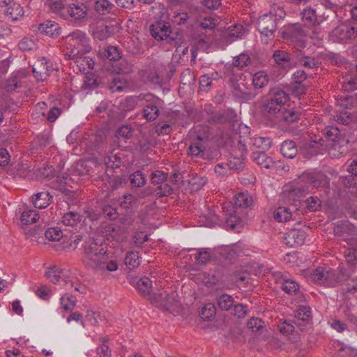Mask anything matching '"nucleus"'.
<instances>
[{"mask_svg":"<svg viewBox=\"0 0 357 357\" xmlns=\"http://www.w3.org/2000/svg\"><path fill=\"white\" fill-rule=\"evenodd\" d=\"M84 263L91 268L104 273L118 268L116 260L109 259L105 248L94 239H89L84 245Z\"/></svg>","mask_w":357,"mask_h":357,"instance_id":"obj_1","label":"nucleus"},{"mask_svg":"<svg viewBox=\"0 0 357 357\" xmlns=\"http://www.w3.org/2000/svg\"><path fill=\"white\" fill-rule=\"evenodd\" d=\"M290 100V97L283 89L271 88L263 98L261 111L265 116L279 118V114Z\"/></svg>","mask_w":357,"mask_h":357,"instance_id":"obj_2","label":"nucleus"},{"mask_svg":"<svg viewBox=\"0 0 357 357\" xmlns=\"http://www.w3.org/2000/svg\"><path fill=\"white\" fill-rule=\"evenodd\" d=\"M66 45L64 56L66 59H76L77 56L86 55L91 51L90 40L86 34L76 30L63 38Z\"/></svg>","mask_w":357,"mask_h":357,"instance_id":"obj_3","label":"nucleus"},{"mask_svg":"<svg viewBox=\"0 0 357 357\" xmlns=\"http://www.w3.org/2000/svg\"><path fill=\"white\" fill-rule=\"evenodd\" d=\"M342 275L326 266H319L311 274V279L318 284L334 287L343 281Z\"/></svg>","mask_w":357,"mask_h":357,"instance_id":"obj_4","label":"nucleus"},{"mask_svg":"<svg viewBox=\"0 0 357 357\" xmlns=\"http://www.w3.org/2000/svg\"><path fill=\"white\" fill-rule=\"evenodd\" d=\"M88 10L87 6L83 3H72L67 6L63 17L74 24H80L87 20Z\"/></svg>","mask_w":357,"mask_h":357,"instance_id":"obj_5","label":"nucleus"},{"mask_svg":"<svg viewBox=\"0 0 357 357\" xmlns=\"http://www.w3.org/2000/svg\"><path fill=\"white\" fill-rule=\"evenodd\" d=\"M142 100H144L146 104L144 105L143 115L148 121H154L159 116V107L162 104V100L152 94L147 93L140 95Z\"/></svg>","mask_w":357,"mask_h":357,"instance_id":"obj_6","label":"nucleus"},{"mask_svg":"<svg viewBox=\"0 0 357 357\" xmlns=\"http://www.w3.org/2000/svg\"><path fill=\"white\" fill-rule=\"evenodd\" d=\"M324 135L326 139L333 142L332 149L337 151L340 154H344L347 150L344 149V143H348L342 135L340 129L334 126H329L324 128Z\"/></svg>","mask_w":357,"mask_h":357,"instance_id":"obj_7","label":"nucleus"},{"mask_svg":"<svg viewBox=\"0 0 357 357\" xmlns=\"http://www.w3.org/2000/svg\"><path fill=\"white\" fill-rule=\"evenodd\" d=\"M308 191L309 185H307L304 181H301L300 176L298 182L284 187L282 195L287 202L297 201Z\"/></svg>","mask_w":357,"mask_h":357,"instance_id":"obj_8","label":"nucleus"},{"mask_svg":"<svg viewBox=\"0 0 357 357\" xmlns=\"http://www.w3.org/2000/svg\"><path fill=\"white\" fill-rule=\"evenodd\" d=\"M69 273L56 266L49 267L45 271L46 278L52 283L61 286L73 287V282L69 279Z\"/></svg>","mask_w":357,"mask_h":357,"instance_id":"obj_9","label":"nucleus"},{"mask_svg":"<svg viewBox=\"0 0 357 357\" xmlns=\"http://www.w3.org/2000/svg\"><path fill=\"white\" fill-rule=\"evenodd\" d=\"M54 70L50 60L45 57L38 59L32 66V72L37 81L43 82Z\"/></svg>","mask_w":357,"mask_h":357,"instance_id":"obj_10","label":"nucleus"},{"mask_svg":"<svg viewBox=\"0 0 357 357\" xmlns=\"http://www.w3.org/2000/svg\"><path fill=\"white\" fill-rule=\"evenodd\" d=\"M276 26L277 16L273 13L265 14L258 19L257 29L265 37H273Z\"/></svg>","mask_w":357,"mask_h":357,"instance_id":"obj_11","label":"nucleus"},{"mask_svg":"<svg viewBox=\"0 0 357 357\" xmlns=\"http://www.w3.org/2000/svg\"><path fill=\"white\" fill-rule=\"evenodd\" d=\"M357 35V31L353 26L342 24L335 28L330 34L333 42H344L351 40Z\"/></svg>","mask_w":357,"mask_h":357,"instance_id":"obj_12","label":"nucleus"},{"mask_svg":"<svg viewBox=\"0 0 357 357\" xmlns=\"http://www.w3.org/2000/svg\"><path fill=\"white\" fill-rule=\"evenodd\" d=\"M150 32L151 36L158 40H166L169 43L174 40V38L170 36V26L164 22L158 21L152 24L150 26Z\"/></svg>","mask_w":357,"mask_h":357,"instance_id":"obj_13","label":"nucleus"},{"mask_svg":"<svg viewBox=\"0 0 357 357\" xmlns=\"http://www.w3.org/2000/svg\"><path fill=\"white\" fill-rule=\"evenodd\" d=\"M301 181H304L307 185L313 188H326L329 187L330 181L327 176L321 172L314 174L305 173L301 176Z\"/></svg>","mask_w":357,"mask_h":357,"instance_id":"obj_14","label":"nucleus"},{"mask_svg":"<svg viewBox=\"0 0 357 357\" xmlns=\"http://www.w3.org/2000/svg\"><path fill=\"white\" fill-rule=\"evenodd\" d=\"M307 34V31L300 24L291 25L287 31V38L296 43L298 47H304L305 42L303 39Z\"/></svg>","mask_w":357,"mask_h":357,"instance_id":"obj_15","label":"nucleus"},{"mask_svg":"<svg viewBox=\"0 0 357 357\" xmlns=\"http://www.w3.org/2000/svg\"><path fill=\"white\" fill-rule=\"evenodd\" d=\"M232 93L241 100L248 101L255 98L256 93L251 91L244 82H235L231 85Z\"/></svg>","mask_w":357,"mask_h":357,"instance_id":"obj_16","label":"nucleus"},{"mask_svg":"<svg viewBox=\"0 0 357 357\" xmlns=\"http://www.w3.org/2000/svg\"><path fill=\"white\" fill-rule=\"evenodd\" d=\"M0 6L6 8L5 14L12 20H17L23 15V8L13 0H0Z\"/></svg>","mask_w":357,"mask_h":357,"instance_id":"obj_17","label":"nucleus"},{"mask_svg":"<svg viewBox=\"0 0 357 357\" xmlns=\"http://www.w3.org/2000/svg\"><path fill=\"white\" fill-rule=\"evenodd\" d=\"M236 118L235 111L232 109H228L213 113L208 119V122L215 123H231L235 121Z\"/></svg>","mask_w":357,"mask_h":357,"instance_id":"obj_18","label":"nucleus"},{"mask_svg":"<svg viewBox=\"0 0 357 357\" xmlns=\"http://www.w3.org/2000/svg\"><path fill=\"white\" fill-rule=\"evenodd\" d=\"M306 237L305 232L301 229H291L285 236L286 244L291 247L302 245Z\"/></svg>","mask_w":357,"mask_h":357,"instance_id":"obj_19","label":"nucleus"},{"mask_svg":"<svg viewBox=\"0 0 357 357\" xmlns=\"http://www.w3.org/2000/svg\"><path fill=\"white\" fill-rule=\"evenodd\" d=\"M273 58L277 66L284 70H288L292 66L291 54L284 50H275Z\"/></svg>","mask_w":357,"mask_h":357,"instance_id":"obj_20","label":"nucleus"},{"mask_svg":"<svg viewBox=\"0 0 357 357\" xmlns=\"http://www.w3.org/2000/svg\"><path fill=\"white\" fill-rule=\"evenodd\" d=\"M320 63L318 58L307 56L302 53L297 55L295 63L298 66H301L308 70L317 69Z\"/></svg>","mask_w":357,"mask_h":357,"instance_id":"obj_21","label":"nucleus"},{"mask_svg":"<svg viewBox=\"0 0 357 357\" xmlns=\"http://www.w3.org/2000/svg\"><path fill=\"white\" fill-rule=\"evenodd\" d=\"M38 31L52 38H56L61 34V29L57 23L46 21L39 25Z\"/></svg>","mask_w":357,"mask_h":357,"instance_id":"obj_22","label":"nucleus"},{"mask_svg":"<svg viewBox=\"0 0 357 357\" xmlns=\"http://www.w3.org/2000/svg\"><path fill=\"white\" fill-rule=\"evenodd\" d=\"M153 298L155 302L159 303L160 305L164 306L167 309L173 306L176 302L174 293L172 292V294H168L166 291H160L155 293Z\"/></svg>","mask_w":357,"mask_h":357,"instance_id":"obj_23","label":"nucleus"},{"mask_svg":"<svg viewBox=\"0 0 357 357\" xmlns=\"http://www.w3.org/2000/svg\"><path fill=\"white\" fill-rule=\"evenodd\" d=\"M333 232L335 236L343 237L348 243L349 238H347L346 236L354 234L356 229L349 222L342 221L334 227Z\"/></svg>","mask_w":357,"mask_h":357,"instance_id":"obj_24","label":"nucleus"},{"mask_svg":"<svg viewBox=\"0 0 357 357\" xmlns=\"http://www.w3.org/2000/svg\"><path fill=\"white\" fill-rule=\"evenodd\" d=\"M68 59L75 61L77 69L83 73H88L89 70L94 68L95 62L86 54L77 56L76 59Z\"/></svg>","mask_w":357,"mask_h":357,"instance_id":"obj_25","label":"nucleus"},{"mask_svg":"<svg viewBox=\"0 0 357 357\" xmlns=\"http://www.w3.org/2000/svg\"><path fill=\"white\" fill-rule=\"evenodd\" d=\"M295 206H279L273 212V218L277 222H286L292 217V210Z\"/></svg>","mask_w":357,"mask_h":357,"instance_id":"obj_26","label":"nucleus"},{"mask_svg":"<svg viewBox=\"0 0 357 357\" xmlns=\"http://www.w3.org/2000/svg\"><path fill=\"white\" fill-rule=\"evenodd\" d=\"M324 139L320 138L318 141L312 140L306 143L302 151L305 157L311 158L316 155L319 149L324 145Z\"/></svg>","mask_w":357,"mask_h":357,"instance_id":"obj_27","label":"nucleus"},{"mask_svg":"<svg viewBox=\"0 0 357 357\" xmlns=\"http://www.w3.org/2000/svg\"><path fill=\"white\" fill-rule=\"evenodd\" d=\"M252 158L259 166L266 169H271L274 165L272 158L263 151L254 152L252 155Z\"/></svg>","mask_w":357,"mask_h":357,"instance_id":"obj_28","label":"nucleus"},{"mask_svg":"<svg viewBox=\"0 0 357 357\" xmlns=\"http://www.w3.org/2000/svg\"><path fill=\"white\" fill-rule=\"evenodd\" d=\"M280 151L284 157L292 159L298 153V149L296 142L293 140H285L282 142Z\"/></svg>","mask_w":357,"mask_h":357,"instance_id":"obj_29","label":"nucleus"},{"mask_svg":"<svg viewBox=\"0 0 357 357\" xmlns=\"http://www.w3.org/2000/svg\"><path fill=\"white\" fill-rule=\"evenodd\" d=\"M348 244L349 247L345 251V258L348 263L351 264H357V238L349 239Z\"/></svg>","mask_w":357,"mask_h":357,"instance_id":"obj_30","label":"nucleus"},{"mask_svg":"<svg viewBox=\"0 0 357 357\" xmlns=\"http://www.w3.org/2000/svg\"><path fill=\"white\" fill-rule=\"evenodd\" d=\"M278 282L280 284L281 289L289 294H296L299 291V285L298 283L291 279H287L282 276L278 280Z\"/></svg>","mask_w":357,"mask_h":357,"instance_id":"obj_31","label":"nucleus"},{"mask_svg":"<svg viewBox=\"0 0 357 357\" xmlns=\"http://www.w3.org/2000/svg\"><path fill=\"white\" fill-rule=\"evenodd\" d=\"M35 198L33 199V205L36 208H45L50 203L52 197L48 192H38L34 195Z\"/></svg>","mask_w":357,"mask_h":357,"instance_id":"obj_32","label":"nucleus"},{"mask_svg":"<svg viewBox=\"0 0 357 357\" xmlns=\"http://www.w3.org/2000/svg\"><path fill=\"white\" fill-rule=\"evenodd\" d=\"M222 210L227 215H229L225 220L227 225L232 229H235L238 218L234 215L236 213L234 206L231 203H224L222 204Z\"/></svg>","mask_w":357,"mask_h":357,"instance_id":"obj_33","label":"nucleus"},{"mask_svg":"<svg viewBox=\"0 0 357 357\" xmlns=\"http://www.w3.org/2000/svg\"><path fill=\"white\" fill-rule=\"evenodd\" d=\"M334 120L338 123L349 126L354 123L356 119V115L347 111L340 112L333 116Z\"/></svg>","mask_w":357,"mask_h":357,"instance_id":"obj_34","label":"nucleus"},{"mask_svg":"<svg viewBox=\"0 0 357 357\" xmlns=\"http://www.w3.org/2000/svg\"><path fill=\"white\" fill-rule=\"evenodd\" d=\"M302 20L309 26H314L319 24L317 20V16L314 9L311 7H307L301 13Z\"/></svg>","mask_w":357,"mask_h":357,"instance_id":"obj_35","label":"nucleus"},{"mask_svg":"<svg viewBox=\"0 0 357 357\" xmlns=\"http://www.w3.org/2000/svg\"><path fill=\"white\" fill-rule=\"evenodd\" d=\"M205 147L202 143V139L198 136L189 146L188 154L192 156L201 157L204 154Z\"/></svg>","mask_w":357,"mask_h":357,"instance_id":"obj_36","label":"nucleus"},{"mask_svg":"<svg viewBox=\"0 0 357 357\" xmlns=\"http://www.w3.org/2000/svg\"><path fill=\"white\" fill-rule=\"evenodd\" d=\"M114 8V4L108 0H96L95 3V9L100 15L112 13Z\"/></svg>","mask_w":357,"mask_h":357,"instance_id":"obj_37","label":"nucleus"},{"mask_svg":"<svg viewBox=\"0 0 357 357\" xmlns=\"http://www.w3.org/2000/svg\"><path fill=\"white\" fill-rule=\"evenodd\" d=\"M235 303L234 298L229 294H222L217 299L218 306L222 310L228 311Z\"/></svg>","mask_w":357,"mask_h":357,"instance_id":"obj_38","label":"nucleus"},{"mask_svg":"<svg viewBox=\"0 0 357 357\" xmlns=\"http://www.w3.org/2000/svg\"><path fill=\"white\" fill-rule=\"evenodd\" d=\"M140 257L137 252H129L127 253L125 257V264L130 270L138 267L140 264Z\"/></svg>","mask_w":357,"mask_h":357,"instance_id":"obj_39","label":"nucleus"},{"mask_svg":"<svg viewBox=\"0 0 357 357\" xmlns=\"http://www.w3.org/2000/svg\"><path fill=\"white\" fill-rule=\"evenodd\" d=\"M39 218V214L36 210H26L22 213L20 220L24 225H30L36 222Z\"/></svg>","mask_w":357,"mask_h":357,"instance_id":"obj_40","label":"nucleus"},{"mask_svg":"<svg viewBox=\"0 0 357 357\" xmlns=\"http://www.w3.org/2000/svg\"><path fill=\"white\" fill-rule=\"evenodd\" d=\"M244 33L245 29L241 24H234L228 28L227 36L231 40V41H234L241 38Z\"/></svg>","mask_w":357,"mask_h":357,"instance_id":"obj_41","label":"nucleus"},{"mask_svg":"<svg viewBox=\"0 0 357 357\" xmlns=\"http://www.w3.org/2000/svg\"><path fill=\"white\" fill-rule=\"evenodd\" d=\"M252 198L246 193L241 192L234 197V206L236 208H247L252 204Z\"/></svg>","mask_w":357,"mask_h":357,"instance_id":"obj_42","label":"nucleus"},{"mask_svg":"<svg viewBox=\"0 0 357 357\" xmlns=\"http://www.w3.org/2000/svg\"><path fill=\"white\" fill-rule=\"evenodd\" d=\"M268 82V75L264 71L256 73L252 77V84L255 89H261Z\"/></svg>","mask_w":357,"mask_h":357,"instance_id":"obj_43","label":"nucleus"},{"mask_svg":"<svg viewBox=\"0 0 357 357\" xmlns=\"http://www.w3.org/2000/svg\"><path fill=\"white\" fill-rule=\"evenodd\" d=\"M152 287V282L147 277L140 278L137 283V289L143 296L149 294Z\"/></svg>","mask_w":357,"mask_h":357,"instance_id":"obj_44","label":"nucleus"},{"mask_svg":"<svg viewBox=\"0 0 357 357\" xmlns=\"http://www.w3.org/2000/svg\"><path fill=\"white\" fill-rule=\"evenodd\" d=\"M130 183L132 187L140 188L146 183V176L141 171H136L130 175Z\"/></svg>","mask_w":357,"mask_h":357,"instance_id":"obj_45","label":"nucleus"},{"mask_svg":"<svg viewBox=\"0 0 357 357\" xmlns=\"http://www.w3.org/2000/svg\"><path fill=\"white\" fill-rule=\"evenodd\" d=\"M227 165L231 169L235 171L242 170L244 168V158L232 155L228 160Z\"/></svg>","mask_w":357,"mask_h":357,"instance_id":"obj_46","label":"nucleus"},{"mask_svg":"<svg viewBox=\"0 0 357 357\" xmlns=\"http://www.w3.org/2000/svg\"><path fill=\"white\" fill-rule=\"evenodd\" d=\"M343 313L348 321L357 326V305H347Z\"/></svg>","mask_w":357,"mask_h":357,"instance_id":"obj_47","label":"nucleus"},{"mask_svg":"<svg viewBox=\"0 0 357 357\" xmlns=\"http://www.w3.org/2000/svg\"><path fill=\"white\" fill-rule=\"evenodd\" d=\"M279 117L281 121L287 123H291L298 119V114L292 109H285L284 108L279 114Z\"/></svg>","mask_w":357,"mask_h":357,"instance_id":"obj_48","label":"nucleus"},{"mask_svg":"<svg viewBox=\"0 0 357 357\" xmlns=\"http://www.w3.org/2000/svg\"><path fill=\"white\" fill-rule=\"evenodd\" d=\"M199 313L203 320H211L215 315V306L212 303H207L201 309Z\"/></svg>","mask_w":357,"mask_h":357,"instance_id":"obj_49","label":"nucleus"},{"mask_svg":"<svg viewBox=\"0 0 357 357\" xmlns=\"http://www.w3.org/2000/svg\"><path fill=\"white\" fill-rule=\"evenodd\" d=\"M62 308L66 311H72L76 305L77 300L68 294H65L60 298Z\"/></svg>","mask_w":357,"mask_h":357,"instance_id":"obj_50","label":"nucleus"},{"mask_svg":"<svg viewBox=\"0 0 357 357\" xmlns=\"http://www.w3.org/2000/svg\"><path fill=\"white\" fill-rule=\"evenodd\" d=\"M112 33V27L107 25L102 24L96 27L94 31V36L100 40L107 38Z\"/></svg>","mask_w":357,"mask_h":357,"instance_id":"obj_51","label":"nucleus"},{"mask_svg":"<svg viewBox=\"0 0 357 357\" xmlns=\"http://www.w3.org/2000/svg\"><path fill=\"white\" fill-rule=\"evenodd\" d=\"M296 320H302V321H310L312 317L311 310L305 305H300L296 310Z\"/></svg>","mask_w":357,"mask_h":357,"instance_id":"obj_52","label":"nucleus"},{"mask_svg":"<svg viewBox=\"0 0 357 357\" xmlns=\"http://www.w3.org/2000/svg\"><path fill=\"white\" fill-rule=\"evenodd\" d=\"M71 178L68 176H63V177H58L56 179V186H55V188L60 190L63 194H68V192L70 191V189H68V186H70Z\"/></svg>","mask_w":357,"mask_h":357,"instance_id":"obj_53","label":"nucleus"},{"mask_svg":"<svg viewBox=\"0 0 357 357\" xmlns=\"http://www.w3.org/2000/svg\"><path fill=\"white\" fill-rule=\"evenodd\" d=\"M80 215L76 212L65 213L62 217V222L66 226H73L79 221Z\"/></svg>","mask_w":357,"mask_h":357,"instance_id":"obj_54","label":"nucleus"},{"mask_svg":"<svg viewBox=\"0 0 357 357\" xmlns=\"http://www.w3.org/2000/svg\"><path fill=\"white\" fill-rule=\"evenodd\" d=\"M45 237L52 241H58L63 237V232L59 227H52L46 230Z\"/></svg>","mask_w":357,"mask_h":357,"instance_id":"obj_55","label":"nucleus"},{"mask_svg":"<svg viewBox=\"0 0 357 357\" xmlns=\"http://www.w3.org/2000/svg\"><path fill=\"white\" fill-rule=\"evenodd\" d=\"M196 261L200 264H206L212 259V254L208 249H200L195 257Z\"/></svg>","mask_w":357,"mask_h":357,"instance_id":"obj_56","label":"nucleus"},{"mask_svg":"<svg viewBox=\"0 0 357 357\" xmlns=\"http://www.w3.org/2000/svg\"><path fill=\"white\" fill-rule=\"evenodd\" d=\"M250 61L248 54L242 53L240 55L234 58L233 66L238 68H243L247 66Z\"/></svg>","mask_w":357,"mask_h":357,"instance_id":"obj_57","label":"nucleus"},{"mask_svg":"<svg viewBox=\"0 0 357 357\" xmlns=\"http://www.w3.org/2000/svg\"><path fill=\"white\" fill-rule=\"evenodd\" d=\"M248 329L252 332H259L264 328V322L259 318L252 317L247 324Z\"/></svg>","mask_w":357,"mask_h":357,"instance_id":"obj_58","label":"nucleus"},{"mask_svg":"<svg viewBox=\"0 0 357 357\" xmlns=\"http://www.w3.org/2000/svg\"><path fill=\"white\" fill-rule=\"evenodd\" d=\"M106 236L108 240H120L119 227H115L112 225H107L105 228Z\"/></svg>","mask_w":357,"mask_h":357,"instance_id":"obj_59","label":"nucleus"},{"mask_svg":"<svg viewBox=\"0 0 357 357\" xmlns=\"http://www.w3.org/2000/svg\"><path fill=\"white\" fill-rule=\"evenodd\" d=\"M307 208L311 211H318L321 206V202L317 197H310L305 201Z\"/></svg>","mask_w":357,"mask_h":357,"instance_id":"obj_60","label":"nucleus"},{"mask_svg":"<svg viewBox=\"0 0 357 357\" xmlns=\"http://www.w3.org/2000/svg\"><path fill=\"white\" fill-rule=\"evenodd\" d=\"M168 174L164 172L156 170L151 174V181L153 184H160L165 181Z\"/></svg>","mask_w":357,"mask_h":357,"instance_id":"obj_61","label":"nucleus"},{"mask_svg":"<svg viewBox=\"0 0 357 357\" xmlns=\"http://www.w3.org/2000/svg\"><path fill=\"white\" fill-rule=\"evenodd\" d=\"M342 88L345 91L350 92L357 90V78L347 77L342 84Z\"/></svg>","mask_w":357,"mask_h":357,"instance_id":"obj_62","label":"nucleus"},{"mask_svg":"<svg viewBox=\"0 0 357 357\" xmlns=\"http://www.w3.org/2000/svg\"><path fill=\"white\" fill-rule=\"evenodd\" d=\"M89 169L84 160L77 161L74 166V172L78 176H84L89 173Z\"/></svg>","mask_w":357,"mask_h":357,"instance_id":"obj_63","label":"nucleus"},{"mask_svg":"<svg viewBox=\"0 0 357 357\" xmlns=\"http://www.w3.org/2000/svg\"><path fill=\"white\" fill-rule=\"evenodd\" d=\"M338 101L342 107L351 109L354 107V103L356 102V99L351 96L346 95L341 96Z\"/></svg>","mask_w":357,"mask_h":357,"instance_id":"obj_64","label":"nucleus"}]
</instances>
